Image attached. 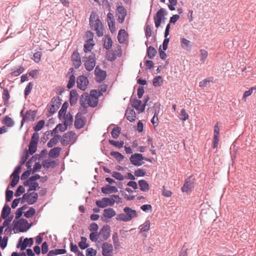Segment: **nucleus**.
Listing matches in <instances>:
<instances>
[{
	"instance_id": "1",
	"label": "nucleus",
	"mask_w": 256,
	"mask_h": 256,
	"mask_svg": "<svg viewBox=\"0 0 256 256\" xmlns=\"http://www.w3.org/2000/svg\"><path fill=\"white\" fill-rule=\"evenodd\" d=\"M120 200L119 196L113 195L110 198H104L100 200H96V204L100 208H104L108 206H113L115 202H121Z\"/></svg>"
},
{
	"instance_id": "2",
	"label": "nucleus",
	"mask_w": 256,
	"mask_h": 256,
	"mask_svg": "<svg viewBox=\"0 0 256 256\" xmlns=\"http://www.w3.org/2000/svg\"><path fill=\"white\" fill-rule=\"evenodd\" d=\"M22 166L20 165H18L14 169L12 173L10 175V178H12L10 186H8L5 192H14L10 189V186L14 188L16 186L20 180V174L22 170Z\"/></svg>"
},
{
	"instance_id": "3",
	"label": "nucleus",
	"mask_w": 256,
	"mask_h": 256,
	"mask_svg": "<svg viewBox=\"0 0 256 256\" xmlns=\"http://www.w3.org/2000/svg\"><path fill=\"white\" fill-rule=\"evenodd\" d=\"M90 26L92 28H94L98 37L102 36L103 35V32L99 30L100 26H101V28H102L101 20L98 18H96V16H92V14H91L90 18Z\"/></svg>"
},
{
	"instance_id": "4",
	"label": "nucleus",
	"mask_w": 256,
	"mask_h": 256,
	"mask_svg": "<svg viewBox=\"0 0 256 256\" xmlns=\"http://www.w3.org/2000/svg\"><path fill=\"white\" fill-rule=\"evenodd\" d=\"M24 110H22L20 113L22 119L20 122V128L21 129L26 122H33L35 120V118L37 113V110H27L25 114H22Z\"/></svg>"
},
{
	"instance_id": "5",
	"label": "nucleus",
	"mask_w": 256,
	"mask_h": 256,
	"mask_svg": "<svg viewBox=\"0 0 256 256\" xmlns=\"http://www.w3.org/2000/svg\"><path fill=\"white\" fill-rule=\"evenodd\" d=\"M13 230L18 229L20 232L27 231L32 226V224H29L27 220L21 218L18 221L14 220L13 222Z\"/></svg>"
},
{
	"instance_id": "6",
	"label": "nucleus",
	"mask_w": 256,
	"mask_h": 256,
	"mask_svg": "<svg viewBox=\"0 0 256 256\" xmlns=\"http://www.w3.org/2000/svg\"><path fill=\"white\" fill-rule=\"evenodd\" d=\"M168 13L166 10L164 8H160L158 10L154 16L155 26L158 28L162 22H164L166 19V16Z\"/></svg>"
},
{
	"instance_id": "7",
	"label": "nucleus",
	"mask_w": 256,
	"mask_h": 256,
	"mask_svg": "<svg viewBox=\"0 0 256 256\" xmlns=\"http://www.w3.org/2000/svg\"><path fill=\"white\" fill-rule=\"evenodd\" d=\"M195 178L192 175L186 179L184 183L182 188V192H188L194 190V186Z\"/></svg>"
},
{
	"instance_id": "8",
	"label": "nucleus",
	"mask_w": 256,
	"mask_h": 256,
	"mask_svg": "<svg viewBox=\"0 0 256 256\" xmlns=\"http://www.w3.org/2000/svg\"><path fill=\"white\" fill-rule=\"evenodd\" d=\"M76 84L78 88L84 91L89 84V80L86 76L80 75L77 78Z\"/></svg>"
},
{
	"instance_id": "9",
	"label": "nucleus",
	"mask_w": 256,
	"mask_h": 256,
	"mask_svg": "<svg viewBox=\"0 0 256 256\" xmlns=\"http://www.w3.org/2000/svg\"><path fill=\"white\" fill-rule=\"evenodd\" d=\"M98 90H92L90 91V100H88V106L92 108L96 107L98 103Z\"/></svg>"
},
{
	"instance_id": "10",
	"label": "nucleus",
	"mask_w": 256,
	"mask_h": 256,
	"mask_svg": "<svg viewBox=\"0 0 256 256\" xmlns=\"http://www.w3.org/2000/svg\"><path fill=\"white\" fill-rule=\"evenodd\" d=\"M37 199V193H25L22 198V202H26L32 204L36 202Z\"/></svg>"
},
{
	"instance_id": "11",
	"label": "nucleus",
	"mask_w": 256,
	"mask_h": 256,
	"mask_svg": "<svg viewBox=\"0 0 256 256\" xmlns=\"http://www.w3.org/2000/svg\"><path fill=\"white\" fill-rule=\"evenodd\" d=\"M86 122V118L80 116V113H77L75 116L74 122V127L76 129H80L84 126Z\"/></svg>"
},
{
	"instance_id": "12",
	"label": "nucleus",
	"mask_w": 256,
	"mask_h": 256,
	"mask_svg": "<svg viewBox=\"0 0 256 256\" xmlns=\"http://www.w3.org/2000/svg\"><path fill=\"white\" fill-rule=\"evenodd\" d=\"M110 226L108 225H104L100 230L99 234V240L102 241L106 240L110 236Z\"/></svg>"
},
{
	"instance_id": "13",
	"label": "nucleus",
	"mask_w": 256,
	"mask_h": 256,
	"mask_svg": "<svg viewBox=\"0 0 256 256\" xmlns=\"http://www.w3.org/2000/svg\"><path fill=\"white\" fill-rule=\"evenodd\" d=\"M86 58V60L84 64L85 68L88 71L90 72L94 69L96 65L95 54Z\"/></svg>"
},
{
	"instance_id": "14",
	"label": "nucleus",
	"mask_w": 256,
	"mask_h": 256,
	"mask_svg": "<svg viewBox=\"0 0 256 256\" xmlns=\"http://www.w3.org/2000/svg\"><path fill=\"white\" fill-rule=\"evenodd\" d=\"M94 74L96 76V80L98 82H101L104 80L106 76V72L101 70L99 66H97L94 70Z\"/></svg>"
},
{
	"instance_id": "15",
	"label": "nucleus",
	"mask_w": 256,
	"mask_h": 256,
	"mask_svg": "<svg viewBox=\"0 0 256 256\" xmlns=\"http://www.w3.org/2000/svg\"><path fill=\"white\" fill-rule=\"evenodd\" d=\"M74 135H76V133L74 131H70L65 133L62 136L64 138L60 140L61 144L64 146L69 144Z\"/></svg>"
},
{
	"instance_id": "16",
	"label": "nucleus",
	"mask_w": 256,
	"mask_h": 256,
	"mask_svg": "<svg viewBox=\"0 0 256 256\" xmlns=\"http://www.w3.org/2000/svg\"><path fill=\"white\" fill-rule=\"evenodd\" d=\"M102 254L104 256H112L113 252V246L112 244L105 242L102 246Z\"/></svg>"
},
{
	"instance_id": "17",
	"label": "nucleus",
	"mask_w": 256,
	"mask_h": 256,
	"mask_svg": "<svg viewBox=\"0 0 256 256\" xmlns=\"http://www.w3.org/2000/svg\"><path fill=\"white\" fill-rule=\"evenodd\" d=\"M116 10L118 14V20L119 23L122 24L124 22L126 16V10L122 6H117Z\"/></svg>"
},
{
	"instance_id": "18",
	"label": "nucleus",
	"mask_w": 256,
	"mask_h": 256,
	"mask_svg": "<svg viewBox=\"0 0 256 256\" xmlns=\"http://www.w3.org/2000/svg\"><path fill=\"white\" fill-rule=\"evenodd\" d=\"M23 184L25 186H28L29 188L27 190V192L30 191H35L40 188L38 184L36 182H32L29 180H26L24 182Z\"/></svg>"
},
{
	"instance_id": "19",
	"label": "nucleus",
	"mask_w": 256,
	"mask_h": 256,
	"mask_svg": "<svg viewBox=\"0 0 256 256\" xmlns=\"http://www.w3.org/2000/svg\"><path fill=\"white\" fill-rule=\"evenodd\" d=\"M124 116L130 122H134L136 120V113L133 108H128L126 110Z\"/></svg>"
},
{
	"instance_id": "20",
	"label": "nucleus",
	"mask_w": 256,
	"mask_h": 256,
	"mask_svg": "<svg viewBox=\"0 0 256 256\" xmlns=\"http://www.w3.org/2000/svg\"><path fill=\"white\" fill-rule=\"evenodd\" d=\"M124 212L130 221L138 216L136 212L129 207H125Z\"/></svg>"
},
{
	"instance_id": "21",
	"label": "nucleus",
	"mask_w": 256,
	"mask_h": 256,
	"mask_svg": "<svg viewBox=\"0 0 256 256\" xmlns=\"http://www.w3.org/2000/svg\"><path fill=\"white\" fill-rule=\"evenodd\" d=\"M88 100H90V96L86 92H84L82 94L80 100V106L83 108H86V102L88 101Z\"/></svg>"
},
{
	"instance_id": "22",
	"label": "nucleus",
	"mask_w": 256,
	"mask_h": 256,
	"mask_svg": "<svg viewBox=\"0 0 256 256\" xmlns=\"http://www.w3.org/2000/svg\"><path fill=\"white\" fill-rule=\"evenodd\" d=\"M130 102H131L132 108L140 112V110L142 106V102L141 100H138L136 98H131L130 99Z\"/></svg>"
},
{
	"instance_id": "23",
	"label": "nucleus",
	"mask_w": 256,
	"mask_h": 256,
	"mask_svg": "<svg viewBox=\"0 0 256 256\" xmlns=\"http://www.w3.org/2000/svg\"><path fill=\"white\" fill-rule=\"evenodd\" d=\"M130 160L131 164L135 166H139L144 164V162H140L139 161V158L138 156V153L132 154L130 158Z\"/></svg>"
},
{
	"instance_id": "24",
	"label": "nucleus",
	"mask_w": 256,
	"mask_h": 256,
	"mask_svg": "<svg viewBox=\"0 0 256 256\" xmlns=\"http://www.w3.org/2000/svg\"><path fill=\"white\" fill-rule=\"evenodd\" d=\"M61 150L62 148L58 146L52 148L48 152L49 156L53 158L58 157Z\"/></svg>"
},
{
	"instance_id": "25",
	"label": "nucleus",
	"mask_w": 256,
	"mask_h": 256,
	"mask_svg": "<svg viewBox=\"0 0 256 256\" xmlns=\"http://www.w3.org/2000/svg\"><path fill=\"white\" fill-rule=\"evenodd\" d=\"M68 106V102L67 101L64 102L58 113V118L60 120H61L66 115Z\"/></svg>"
},
{
	"instance_id": "26",
	"label": "nucleus",
	"mask_w": 256,
	"mask_h": 256,
	"mask_svg": "<svg viewBox=\"0 0 256 256\" xmlns=\"http://www.w3.org/2000/svg\"><path fill=\"white\" fill-rule=\"evenodd\" d=\"M157 54V51L152 46H148L146 50V56L149 59H152Z\"/></svg>"
},
{
	"instance_id": "27",
	"label": "nucleus",
	"mask_w": 256,
	"mask_h": 256,
	"mask_svg": "<svg viewBox=\"0 0 256 256\" xmlns=\"http://www.w3.org/2000/svg\"><path fill=\"white\" fill-rule=\"evenodd\" d=\"M42 164L43 167L46 168H48L50 166L53 168L56 166V161L50 159H46L44 160Z\"/></svg>"
},
{
	"instance_id": "28",
	"label": "nucleus",
	"mask_w": 256,
	"mask_h": 256,
	"mask_svg": "<svg viewBox=\"0 0 256 256\" xmlns=\"http://www.w3.org/2000/svg\"><path fill=\"white\" fill-rule=\"evenodd\" d=\"M2 123L8 127H12L14 124V120L10 116H4L2 120Z\"/></svg>"
},
{
	"instance_id": "29",
	"label": "nucleus",
	"mask_w": 256,
	"mask_h": 256,
	"mask_svg": "<svg viewBox=\"0 0 256 256\" xmlns=\"http://www.w3.org/2000/svg\"><path fill=\"white\" fill-rule=\"evenodd\" d=\"M128 34L124 29H120L118 32V40L120 44L124 42L126 39L125 36H127Z\"/></svg>"
},
{
	"instance_id": "30",
	"label": "nucleus",
	"mask_w": 256,
	"mask_h": 256,
	"mask_svg": "<svg viewBox=\"0 0 256 256\" xmlns=\"http://www.w3.org/2000/svg\"><path fill=\"white\" fill-rule=\"evenodd\" d=\"M34 241L32 238H26L24 240L22 244L20 246V250H24L27 246H31L33 244Z\"/></svg>"
},
{
	"instance_id": "31",
	"label": "nucleus",
	"mask_w": 256,
	"mask_h": 256,
	"mask_svg": "<svg viewBox=\"0 0 256 256\" xmlns=\"http://www.w3.org/2000/svg\"><path fill=\"white\" fill-rule=\"evenodd\" d=\"M103 214L105 218H110L116 215V212L112 208H108L104 210Z\"/></svg>"
},
{
	"instance_id": "32",
	"label": "nucleus",
	"mask_w": 256,
	"mask_h": 256,
	"mask_svg": "<svg viewBox=\"0 0 256 256\" xmlns=\"http://www.w3.org/2000/svg\"><path fill=\"white\" fill-rule=\"evenodd\" d=\"M11 70L12 71L10 73L12 76H17L24 72V68L22 66H20L18 68H14Z\"/></svg>"
},
{
	"instance_id": "33",
	"label": "nucleus",
	"mask_w": 256,
	"mask_h": 256,
	"mask_svg": "<svg viewBox=\"0 0 256 256\" xmlns=\"http://www.w3.org/2000/svg\"><path fill=\"white\" fill-rule=\"evenodd\" d=\"M140 189L142 191L148 190L149 189V184L144 180H139L138 182Z\"/></svg>"
},
{
	"instance_id": "34",
	"label": "nucleus",
	"mask_w": 256,
	"mask_h": 256,
	"mask_svg": "<svg viewBox=\"0 0 256 256\" xmlns=\"http://www.w3.org/2000/svg\"><path fill=\"white\" fill-rule=\"evenodd\" d=\"M110 156H114L119 163L124 158V156L118 152L112 151L110 152Z\"/></svg>"
},
{
	"instance_id": "35",
	"label": "nucleus",
	"mask_w": 256,
	"mask_h": 256,
	"mask_svg": "<svg viewBox=\"0 0 256 256\" xmlns=\"http://www.w3.org/2000/svg\"><path fill=\"white\" fill-rule=\"evenodd\" d=\"M10 210V207L8 205L5 204L2 210L1 218L3 219L6 218L9 215Z\"/></svg>"
},
{
	"instance_id": "36",
	"label": "nucleus",
	"mask_w": 256,
	"mask_h": 256,
	"mask_svg": "<svg viewBox=\"0 0 256 256\" xmlns=\"http://www.w3.org/2000/svg\"><path fill=\"white\" fill-rule=\"evenodd\" d=\"M162 82V77L160 76H155L152 80V84L154 87L161 86Z\"/></svg>"
},
{
	"instance_id": "37",
	"label": "nucleus",
	"mask_w": 256,
	"mask_h": 256,
	"mask_svg": "<svg viewBox=\"0 0 256 256\" xmlns=\"http://www.w3.org/2000/svg\"><path fill=\"white\" fill-rule=\"evenodd\" d=\"M121 132V128L120 126H116L112 129L111 132L112 136L116 139L119 136Z\"/></svg>"
},
{
	"instance_id": "38",
	"label": "nucleus",
	"mask_w": 256,
	"mask_h": 256,
	"mask_svg": "<svg viewBox=\"0 0 256 256\" xmlns=\"http://www.w3.org/2000/svg\"><path fill=\"white\" fill-rule=\"evenodd\" d=\"M76 83V78L74 74L70 75L69 80L66 85V87L68 89H70L74 87Z\"/></svg>"
},
{
	"instance_id": "39",
	"label": "nucleus",
	"mask_w": 256,
	"mask_h": 256,
	"mask_svg": "<svg viewBox=\"0 0 256 256\" xmlns=\"http://www.w3.org/2000/svg\"><path fill=\"white\" fill-rule=\"evenodd\" d=\"M108 142L111 145L118 148H122L124 144V142L123 140L116 141L110 139L108 140Z\"/></svg>"
},
{
	"instance_id": "40",
	"label": "nucleus",
	"mask_w": 256,
	"mask_h": 256,
	"mask_svg": "<svg viewBox=\"0 0 256 256\" xmlns=\"http://www.w3.org/2000/svg\"><path fill=\"white\" fill-rule=\"evenodd\" d=\"M94 46V42H87L86 41V43L84 46V51L86 53L90 52H91L92 46Z\"/></svg>"
},
{
	"instance_id": "41",
	"label": "nucleus",
	"mask_w": 256,
	"mask_h": 256,
	"mask_svg": "<svg viewBox=\"0 0 256 256\" xmlns=\"http://www.w3.org/2000/svg\"><path fill=\"white\" fill-rule=\"evenodd\" d=\"M45 124V121L44 120H40L36 124V125L34 126L33 128L34 130L36 132H38L44 126Z\"/></svg>"
},
{
	"instance_id": "42",
	"label": "nucleus",
	"mask_w": 256,
	"mask_h": 256,
	"mask_svg": "<svg viewBox=\"0 0 256 256\" xmlns=\"http://www.w3.org/2000/svg\"><path fill=\"white\" fill-rule=\"evenodd\" d=\"M113 244L115 248H118L120 246V243L118 240V234L117 232H114L112 236Z\"/></svg>"
},
{
	"instance_id": "43",
	"label": "nucleus",
	"mask_w": 256,
	"mask_h": 256,
	"mask_svg": "<svg viewBox=\"0 0 256 256\" xmlns=\"http://www.w3.org/2000/svg\"><path fill=\"white\" fill-rule=\"evenodd\" d=\"M37 160H39L38 154H35L32 156L26 162V166L27 168H32L31 164L36 162Z\"/></svg>"
},
{
	"instance_id": "44",
	"label": "nucleus",
	"mask_w": 256,
	"mask_h": 256,
	"mask_svg": "<svg viewBox=\"0 0 256 256\" xmlns=\"http://www.w3.org/2000/svg\"><path fill=\"white\" fill-rule=\"evenodd\" d=\"M32 171V168H27V170L24 172L20 176L21 180H26L30 176Z\"/></svg>"
},
{
	"instance_id": "45",
	"label": "nucleus",
	"mask_w": 256,
	"mask_h": 256,
	"mask_svg": "<svg viewBox=\"0 0 256 256\" xmlns=\"http://www.w3.org/2000/svg\"><path fill=\"white\" fill-rule=\"evenodd\" d=\"M106 38L108 39V42H106L105 40L104 43V48L105 49L108 50L110 49V48L112 46V41L110 38V36L109 35L106 36Z\"/></svg>"
},
{
	"instance_id": "46",
	"label": "nucleus",
	"mask_w": 256,
	"mask_h": 256,
	"mask_svg": "<svg viewBox=\"0 0 256 256\" xmlns=\"http://www.w3.org/2000/svg\"><path fill=\"white\" fill-rule=\"evenodd\" d=\"M87 239L86 237L82 236L80 241L78 242V246L82 249H85L87 248L88 245L86 244Z\"/></svg>"
},
{
	"instance_id": "47",
	"label": "nucleus",
	"mask_w": 256,
	"mask_h": 256,
	"mask_svg": "<svg viewBox=\"0 0 256 256\" xmlns=\"http://www.w3.org/2000/svg\"><path fill=\"white\" fill-rule=\"evenodd\" d=\"M190 41L185 38H181V46H182L186 49L188 50V48H190Z\"/></svg>"
},
{
	"instance_id": "48",
	"label": "nucleus",
	"mask_w": 256,
	"mask_h": 256,
	"mask_svg": "<svg viewBox=\"0 0 256 256\" xmlns=\"http://www.w3.org/2000/svg\"><path fill=\"white\" fill-rule=\"evenodd\" d=\"M150 221L148 220H146L143 224L140 226V232H148L150 230Z\"/></svg>"
},
{
	"instance_id": "49",
	"label": "nucleus",
	"mask_w": 256,
	"mask_h": 256,
	"mask_svg": "<svg viewBox=\"0 0 256 256\" xmlns=\"http://www.w3.org/2000/svg\"><path fill=\"white\" fill-rule=\"evenodd\" d=\"M62 100L59 96L54 97L52 98L50 102L51 104H54V106H58L59 108L62 102Z\"/></svg>"
},
{
	"instance_id": "50",
	"label": "nucleus",
	"mask_w": 256,
	"mask_h": 256,
	"mask_svg": "<svg viewBox=\"0 0 256 256\" xmlns=\"http://www.w3.org/2000/svg\"><path fill=\"white\" fill-rule=\"evenodd\" d=\"M56 127L58 128H59V130L60 132H65L68 128V121L64 120V126L62 124L60 123L56 125Z\"/></svg>"
},
{
	"instance_id": "51",
	"label": "nucleus",
	"mask_w": 256,
	"mask_h": 256,
	"mask_svg": "<svg viewBox=\"0 0 256 256\" xmlns=\"http://www.w3.org/2000/svg\"><path fill=\"white\" fill-rule=\"evenodd\" d=\"M208 55V52L206 50H200V60L202 63H204L206 61V58Z\"/></svg>"
},
{
	"instance_id": "52",
	"label": "nucleus",
	"mask_w": 256,
	"mask_h": 256,
	"mask_svg": "<svg viewBox=\"0 0 256 256\" xmlns=\"http://www.w3.org/2000/svg\"><path fill=\"white\" fill-rule=\"evenodd\" d=\"M106 58L110 62H113L116 59V54L114 52H107L106 53Z\"/></svg>"
},
{
	"instance_id": "53",
	"label": "nucleus",
	"mask_w": 256,
	"mask_h": 256,
	"mask_svg": "<svg viewBox=\"0 0 256 256\" xmlns=\"http://www.w3.org/2000/svg\"><path fill=\"white\" fill-rule=\"evenodd\" d=\"M39 140V134L38 133L35 132H34L31 138L30 142L34 144H38Z\"/></svg>"
},
{
	"instance_id": "54",
	"label": "nucleus",
	"mask_w": 256,
	"mask_h": 256,
	"mask_svg": "<svg viewBox=\"0 0 256 256\" xmlns=\"http://www.w3.org/2000/svg\"><path fill=\"white\" fill-rule=\"evenodd\" d=\"M38 144L30 142L28 145V152L30 155L34 154L37 150Z\"/></svg>"
},
{
	"instance_id": "55",
	"label": "nucleus",
	"mask_w": 256,
	"mask_h": 256,
	"mask_svg": "<svg viewBox=\"0 0 256 256\" xmlns=\"http://www.w3.org/2000/svg\"><path fill=\"white\" fill-rule=\"evenodd\" d=\"M62 118H64V120L68 121V126H70L72 124V122H73V120H74L73 116L70 112H68L66 114V116H63Z\"/></svg>"
},
{
	"instance_id": "56",
	"label": "nucleus",
	"mask_w": 256,
	"mask_h": 256,
	"mask_svg": "<svg viewBox=\"0 0 256 256\" xmlns=\"http://www.w3.org/2000/svg\"><path fill=\"white\" fill-rule=\"evenodd\" d=\"M188 116H189L188 114L186 112V110L184 108L180 110V117L179 118L180 120L185 121L188 118Z\"/></svg>"
},
{
	"instance_id": "57",
	"label": "nucleus",
	"mask_w": 256,
	"mask_h": 256,
	"mask_svg": "<svg viewBox=\"0 0 256 256\" xmlns=\"http://www.w3.org/2000/svg\"><path fill=\"white\" fill-rule=\"evenodd\" d=\"M145 36L146 38H148L152 36V31L151 29L150 26L146 24L145 26Z\"/></svg>"
},
{
	"instance_id": "58",
	"label": "nucleus",
	"mask_w": 256,
	"mask_h": 256,
	"mask_svg": "<svg viewBox=\"0 0 256 256\" xmlns=\"http://www.w3.org/2000/svg\"><path fill=\"white\" fill-rule=\"evenodd\" d=\"M32 87L33 84L32 82L28 83L24 90V95L25 96H28L30 94Z\"/></svg>"
},
{
	"instance_id": "59",
	"label": "nucleus",
	"mask_w": 256,
	"mask_h": 256,
	"mask_svg": "<svg viewBox=\"0 0 256 256\" xmlns=\"http://www.w3.org/2000/svg\"><path fill=\"white\" fill-rule=\"evenodd\" d=\"M150 100V97L148 95L145 96L144 100L143 102V104H142V106L140 110V112H142L144 111L146 106V105H148L149 104H148V101Z\"/></svg>"
},
{
	"instance_id": "60",
	"label": "nucleus",
	"mask_w": 256,
	"mask_h": 256,
	"mask_svg": "<svg viewBox=\"0 0 256 256\" xmlns=\"http://www.w3.org/2000/svg\"><path fill=\"white\" fill-rule=\"evenodd\" d=\"M36 213V210L34 208H31L29 210L24 213V216L27 218L32 217Z\"/></svg>"
},
{
	"instance_id": "61",
	"label": "nucleus",
	"mask_w": 256,
	"mask_h": 256,
	"mask_svg": "<svg viewBox=\"0 0 256 256\" xmlns=\"http://www.w3.org/2000/svg\"><path fill=\"white\" fill-rule=\"evenodd\" d=\"M112 176L118 180H122L124 178V176L118 172H114L112 174Z\"/></svg>"
},
{
	"instance_id": "62",
	"label": "nucleus",
	"mask_w": 256,
	"mask_h": 256,
	"mask_svg": "<svg viewBox=\"0 0 256 256\" xmlns=\"http://www.w3.org/2000/svg\"><path fill=\"white\" fill-rule=\"evenodd\" d=\"M116 219L118 220H120L123 222H128L130 221L127 218L126 214H120L116 216Z\"/></svg>"
},
{
	"instance_id": "63",
	"label": "nucleus",
	"mask_w": 256,
	"mask_h": 256,
	"mask_svg": "<svg viewBox=\"0 0 256 256\" xmlns=\"http://www.w3.org/2000/svg\"><path fill=\"white\" fill-rule=\"evenodd\" d=\"M42 56V52H35L33 55L32 60L36 63H38L40 60Z\"/></svg>"
},
{
	"instance_id": "64",
	"label": "nucleus",
	"mask_w": 256,
	"mask_h": 256,
	"mask_svg": "<svg viewBox=\"0 0 256 256\" xmlns=\"http://www.w3.org/2000/svg\"><path fill=\"white\" fill-rule=\"evenodd\" d=\"M90 238L92 242H96L99 239V234H97V232H91Z\"/></svg>"
}]
</instances>
